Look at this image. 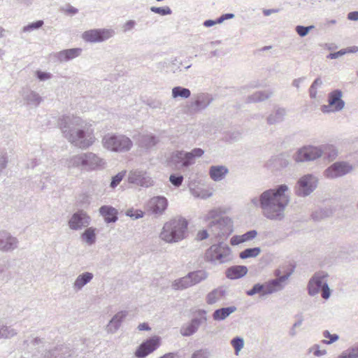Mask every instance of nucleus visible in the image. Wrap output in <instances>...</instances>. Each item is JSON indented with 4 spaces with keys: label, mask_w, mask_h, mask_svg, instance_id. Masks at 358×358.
<instances>
[{
    "label": "nucleus",
    "mask_w": 358,
    "mask_h": 358,
    "mask_svg": "<svg viewBox=\"0 0 358 358\" xmlns=\"http://www.w3.org/2000/svg\"><path fill=\"white\" fill-rule=\"evenodd\" d=\"M287 187L280 185L277 189H269L262 193L260 204L264 215L269 219H276L282 215L289 199L286 194Z\"/></svg>",
    "instance_id": "1"
},
{
    "label": "nucleus",
    "mask_w": 358,
    "mask_h": 358,
    "mask_svg": "<svg viewBox=\"0 0 358 358\" xmlns=\"http://www.w3.org/2000/svg\"><path fill=\"white\" fill-rule=\"evenodd\" d=\"M59 127L65 136L70 142L76 146L82 149H86L94 142V131L91 125L85 124L83 129H73L68 131L69 127L66 118H62L59 121Z\"/></svg>",
    "instance_id": "2"
},
{
    "label": "nucleus",
    "mask_w": 358,
    "mask_h": 358,
    "mask_svg": "<svg viewBox=\"0 0 358 358\" xmlns=\"http://www.w3.org/2000/svg\"><path fill=\"white\" fill-rule=\"evenodd\" d=\"M187 229L185 219L174 218L166 222L160 233V238L166 243L178 242L183 239Z\"/></svg>",
    "instance_id": "3"
},
{
    "label": "nucleus",
    "mask_w": 358,
    "mask_h": 358,
    "mask_svg": "<svg viewBox=\"0 0 358 358\" xmlns=\"http://www.w3.org/2000/svg\"><path fill=\"white\" fill-rule=\"evenodd\" d=\"M73 166L82 167L87 171L94 170L103 166V161L95 154L89 152L73 157Z\"/></svg>",
    "instance_id": "4"
},
{
    "label": "nucleus",
    "mask_w": 358,
    "mask_h": 358,
    "mask_svg": "<svg viewBox=\"0 0 358 358\" xmlns=\"http://www.w3.org/2000/svg\"><path fill=\"white\" fill-rule=\"evenodd\" d=\"M105 148L112 151L123 152L130 150L132 142L125 136H108L103 139Z\"/></svg>",
    "instance_id": "5"
},
{
    "label": "nucleus",
    "mask_w": 358,
    "mask_h": 358,
    "mask_svg": "<svg viewBox=\"0 0 358 358\" xmlns=\"http://www.w3.org/2000/svg\"><path fill=\"white\" fill-rule=\"evenodd\" d=\"M231 254V249L227 245L222 243L213 245L205 253V259L208 262H225Z\"/></svg>",
    "instance_id": "6"
},
{
    "label": "nucleus",
    "mask_w": 358,
    "mask_h": 358,
    "mask_svg": "<svg viewBox=\"0 0 358 358\" xmlns=\"http://www.w3.org/2000/svg\"><path fill=\"white\" fill-rule=\"evenodd\" d=\"M114 31L109 29H94L84 31L82 38L88 43H101L111 38Z\"/></svg>",
    "instance_id": "7"
},
{
    "label": "nucleus",
    "mask_w": 358,
    "mask_h": 358,
    "mask_svg": "<svg viewBox=\"0 0 358 358\" xmlns=\"http://www.w3.org/2000/svg\"><path fill=\"white\" fill-rule=\"evenodd\" d=\"M207 277L206 273L202 271L192 272L189 275L176 280L173 284L175 289H182L193 286Z\"/></svg>",
    "instance_id": "8"
},
{
    "label": "nucleus",
    "mask_w": 358,
    "mask_h": 358,
    "mask_svg": "<svg viewBox=\"0 0 358 358\" xmlns=\"http://www.w3.org/2000/svg\"><path fill=\"white\" fill-rule=\"evenodd\" d=\"M203 150L201 148H195L192 152L184 154L182 152L177 151L173 153L170 162L173 164L182 163V166H187L192 164L195 157H201Z\"/></svg>",
    "instance_id": "9"
},
{
    "label": "nucleus",
    "mask_w": 358,
    "mask_h": 358,
    "mask_svg": "<svg viewBox=\"0 0 358 358\" xmlns=\"http://www.w3.org/2000/svg\"><path fill=\"white\" fill-rule=\"evenodd\" d=\"M160 343L159 337L153 336L139 345L135 352V356L138 358L145 357L157 349Z\"/></svg>",
    "instance_id": "10"
},
{
    "label": "nucleus",
    "mask_w": 358,
    "mask_h": 358,
    "mask_svg": "<svg viewBox=\"0 0 358 358\" xmlns=\"http://www.w3.org/2000/svg\"><path fill=\"white\" fill-rule=\"evenodd\" d=\"M342 92L340 90H334L329 94V106H322L321 110L323 113L329 111H338L344 106V101L341 99Z\"/></svg>",
    "instance_id": "11"
},
{
    "label": "nucleus",
    "mask_w": 358,
    "mask_h": 358,
    "mask_svg": "<svg viewBox=\"0 0 358 358\" xmlns=\"http://www.w3.org/2000/svg\"><path fill=\"white\" fill-rule=\"evenodd\" d=\"M322 154V151L316 147H304L300 149L296 157V162H305L315 160L319 158Z\"/></svg>",
    "instance_id": "12"
},
{
    "label": "nucleus",
    "mask_w": 358,
    "mask_h": 358,
    "mask_svg": "<svg viewBox=\"0 0 358 358\" xmlns=\"http://www.w3.org/2000/svg\"><path fill=\"white\" fill-rule=\"evenodd\" d=\"M129 182L141 187H148L153 185V180L147 175L146 172L134 171L129 173Z\"/></svg>",
    "instance_id": "13"
},
{
    "label": "nucleus",
    "mask_w": 358,
    "mask_h": 358,
    "mask_svg": "<svg viewBox=\"0 0 358 358\" xmlns=\"http://www.w3.org/2000/svg\"><path fill=\"white\" fill-rule=\"evenodd\" d=\"M315 179L311 175H307L302 177L298 182L299 188L297 193L301 196L309 194L315 188Z\"/></svg>",
    "instance_id": "14"
},
{
    "label": "nucleus",
    "mask_w": 358,
    "mask_h": 358,
    "mask_svg": "<svg viewBox=\"0 0 358 358\" xmlns=\"http://www.w3.org/2000/svg\"><path fill=\"white\" fill-rule=\"evenodd\" d=\"M90 216L83 211L74 213L69 221V226L71 229L77 230L83 226H87L90 222Z\"/></svg>",
    "instance_id": "15"
},
{
    "label": "nucleus",
    "mask_w": 358,
    "mask_h": 358,
    "mask_svg": "<svg viewBox=\"0 0 358 358\" xmlns=\"http://www.w3.org/2000/svg\"><path fill=\"white\" fill-rule=\"evenodd\" d=\"M351 170V167L345 163L337 162L329 167L325 175L327 178H334L346 174Z\"/></svg>",
    "instance_id": "16"
},
{
    "label": "nucleus",
    "mask_w": 358,
    "mask_h": 358,
    "mask_svg": "<svg viewBox=\"0 0 358 358\" xmlns=\"http://www.w3.org/2000/svg\"><path fill=\"white\" fill-rule=\"evenodd\" d=\"M324 275L315 274L309 281L308 283V293L310 295L317 294L320 289L324 286L326 282L324 280Z\"/></svg>",
    "instance_id": "17"
},
{
    "label": "nucleus",
    "mask_w": 358,
    "mask_h": 358,
    "mask_svg": "<svg viewBox=\"0 0 358 358\" xmlns=\"http://www.w3.org/2000/svg\"><path fill=\"white\" fill-rule=\"evenodd\" d=\"M293 270L291 271L287 275L281 276L278 279L272 280L264 283L265 291L264 294H271L282 288V282L285 280L288 276L291 274Z\"/></svg>",
    "instance_id": "18"
},
{
    "label": "nucleus",
    "mask_w": 358,
    "mask_h": 358,
    "mask_svg": "<svg viewBox=\"0 0 358 358\" xmlns=\"http://www.w3.org/2000/svg\"><path fill=\"white\" fill-rule=\"evenodd\" d=\"M167 206V200L163 196H156L150 201V208L155 213H162L166 209Z\"/></svg>",
    "instance_id": "19"
},
{
    "label": "nucleus",
    "mask_w": 358,
    "mask_h": 358,
    "mask_svg": "<svg viewBox=\"0 0 358 358\" xmlns=\"http://www.w3.org/2000/svg\"><path fill=\"white\" fill-rule=\"evenodd\" d=\"M99 213L108 223L115 222L117 220V210L110 206H101Z\"/></svg>",
    "instance_id": "20"
},
{
    "label": "nucleus",
    "mask_w": 358,
    "mask_h": 358,
    "mask_svg": "<svg viewBox=\"0 0 358 358\" xmlns=\"http://www.w3.org/2000/svg\"><path fill=\"white\" fill-rule=\"evenodd\" d=\"M248 272L245 266H234L229 268L226 271V275L230 279H238L244 276Z\"/></svg>",
    "instance_id": "21"
},
{
    "label": "nucleus",
    "mask_w": 358,
    "mask_h": 358,
    "mask_svg": "<svg viewBox=\"0 0 358 358\" xmlns=\"http://www.w3.org/2000/svg\"><path fill=\"white\" fill-rule=\"evenodd\" d=\"M257 234L255 230H251L243 235L234 236L230 240V243L232 245H236L251 241L257 236Z\"/></svg>",
    "instance_id": "22"
},
{
    "label": "nucleus",
    "mask_w": 358,
    "mask_h": 358,
    "mask_svg": "<svg viewBox=\"0 0 358 358\" xmlns=\"http://www.w3.org/2000/svg\"><path fill=\"white\" fill-rule=\"evenodd\" d=\"M227 173L228 169L224 166H213L209 170V175L211 179L215 181L222 180Z\"/></svg>",
    "instance_id": "23"
},
{
    "label": "nucleus",
    "mask_w": 358,
    "mask_h": 358,
    "mask_svg": "<svg viewBox=\"0 0 358 358\" xmlns=\"http://www.w3.org/2000/svg\"><path fill=\"white\" fill-rule=\"evenodd\" d=\"M82 52V49L71 48L62 50L59 52V58L61 61H67L78 57Z\"/></svg>",
    "instance_id": "24"
},
{
    "label": "nucleus",
    "mask_w": 358,
    "mask_h": 358,
    "mask_svg": "<svg viewBox=\"0 0 358 358\" xmlns=\"http://www.w3.org/2000/svg\"><path fill=\"white\" fill-rule=\"evenodd\" d=\"M225 294L224 290L222 288H217L209 292L206 296V302L208 304H214Z\"/></svg>",
    "instance_id": "25"
},
{
    "label": "nucleus",
    "mask_w": 358,
    "mask_h": 358,
    "mask_svg": "<svg viewBox=\"0 0 358 358\" xmlns=\"http://www.w3.org/2000/svg\"><path fill=\"white\" fill-rule=\"evenodd\" d=\"M236 308L234 306H230L227 308H222L220 309L216 310L213 315V319L215 320H222L227 317L230 314L234 313L236 310Z\"/></svg>",
    "instance_id": "26"
},
{
    "label": "nucleus",
    "mask_w": 358,
    "mask_h": 358,
    "mask_svg": "<svg viewBox=\"0 0 358 358\" xmlns=\"http://www.w3.org/2000/svg\"><path fill=\"white\" fill-rule=\"evenodd\" d=\"M93 275L91 273H85L79 275L75 281L74 285L76 287L80 289L85 284L92 279Z\"/></svg>",
    "instance_id": "27"
},
{
    "label": "nucleus",
    "mask_w": 358,
    "mask_h": 358,
    "mask_svg": "<svg viewBox=\"0 0 358 358\" xmlns=\"http://www.w3.org/2000/svg\"><path fill=\"white\" fill-rule=\"evenodd\" d=\"M260 251L259 248L245 249L240 253L239 257L243 259L250 257H255L259 255Z\"/></svg>",
    "instance_id": "28"
},
{
    "label": "nucleus",
    "mask_w": 358,
    "mask_h": 358,
    "mask_svg": "<svg viewBox=\"0 0 358 358\" xmlns=\"http://www.w3.org/2000/svg\"><path fill=\"white\" fill-rule=\"evenodd\" d=\"M191 92L187 88L181 87H176L172 90V96L173 98L180 96L182 98H188L190 96Z\"/></svg>",
    "instance_id": "29"
},
{
    "label": "nucleus",
    "mask_w": 358,
    "mask_h": 358,
    "mask_svg": "<svg viewBox=\"0 0 358 358\" xmlns=\"http://www.w3.org/2000/svg\"><path fill=\"white\" fill-rule=\"evenodd\" d=\"M82 237L87 243L90 245L94 243L96 238L95 229L93 228H88L83 234Z\"/></svg>",
    "instance_id": "30"
},
{
    "label": "nucleus",
    "mask_w": 358,
    "mask_h": 358,
    "mask_svg": "<svg viewBox=\"0 0 358 358\" xmlns=\"http://www.w3.org/2000/svg\"><path fill=\"white\" fill-rule=\"evenodd\" d=\"M4 238L6 240V243H4L3 240H0V249L3 250H8L13 248V245L16 244V241L14 238L10 236H5Z\"/></svg>",
    "instance_id": "31"
},
{
    "label": "nucleus",
    "mask_w": 358,
    "mask_h": 358,
    "mask_svg": "<svg viewBox=\"0 0 358 358\" xmlns=\"http://www.w3.org/2000/svg\"><path fill=\"white\" fill-rule=\"evenodd\" d=\"M265 291V287L264 284L260 285V284H256L253 286L252 289L248 291L247 294L248 295L252 296L255 294H261L262 295H266V294H264Z\"/></svg>",
    "instance_id": "32"
},
{
    "label": "nucleus",
    "mask_w": 358,
    "mask_h": 358,
    "mask_svg": "<svg viewBox=\"0 0 358 358\" xmlns=\"http://www.w3.org/2000/svg\"><path fill=\"white\" fill-rule=\"evenodd\" d=\"M323 336L324 337V340H323V343L326 344H331L338 339V336L336 334H331L330 332L327 330L323 332Z\"/></svg>",
    "instance_id": "33"
},
{
    "label": "nucleus",
    "mask_w": 358,
    "mask_h": 358,
    "mask_svg": "<svg viewBox=\"0 0 358 358\" xmlns=\"http://www.w3.org/2000/svg\"><path fill=\"white\" fill-rule=\"evenodd\" d=\"M231 345L235 350L236 355H238L239 351L243 347V340L240 338H235L231 341Z\"/></svg>",
    "instance_id": "34"
},
{
    "label": "nucleus",
    "mask_w": 358,
    "mask_h": 358,
    "mask_svg": "<svg viewBox=\"0 0 358 358\" xmlns=\"http://www.w3.org/2000/svg\"><path fill=\"white\" fill-rule=\"evenodd\" d=\"M357 51H358V47H357V46H352V47L347 48L346 49L341 50L337 52L336 53L332 54L331 55V58H335L338 55H345L346 53L357 52Z\"/></svg>",
    "instance_id": "35"
},
{
    "label": "nucleus",
    "mask_w": 358,
    "mask_h": 358,
    "mask_svg": "<svg viewBox=\"0 0 358 358\" xmlns=\"http://www.w3.org/2000/svg\"><path fill=\"white\" fill-rule=\"evenodd\" d=\"M151 10L155 13H158L162 15H169V14L171 13V10L169 7H164V8L152 7Z\"/></svg>",
    "instance_id": "36"
},
{
    "label": "nucleus",
    "mask_w": 358,
    "mask_h": 358,
    "mask_svg": "<svg viewBox=\"0 0 358 358\" xmlns=\"http://www.w3.org/2000/svg\"><path fill=\"white\" fill-rule=\"evenodd\" d=\"M124 175H125V171L118 173L116 176H115L112 179L110 186L112 187H116L122 181Z\"/></svg>",
    "instance_id": "37"
},
{
    "label": "nucleus",
    "mask_w": 358,
    "mask_h": 358,
    "mask_svg": "<svg viewBox=\"0 0 358 358\" xmlns=\"http://www.w3.org/2000/svg\"><path fill=\"white\" fill-rule=\"evenodd\" d=\"M169 180L173 185L178 187L182 184L183 177L182 176L171 175Z\"/></svg>",
    "instance_id": "38"
},
{
    "label": "nucleus",
    "mask_w": 358,
    "mask_h": 358,
    "mask_svg": "<svg viewBox=\"0 0 358 358\" xmlns=\"http://www.w3.org/2000/svg\"><path fill=\"white\" fill-rule=\"evenodd\" d=\"M127 215L129 217L137 219L143 216V212L141 210H134L131 209L127 211Z\"/></svg>",
    "instance_id": "39"
},
{
    "label": "nucleus",
    "mask_w": 358,
    "mask_h": 358,
    "mask_svg": "<svg viewBox=\"0 0 358 358\" xmlns=\"http://www.w3.org/2000/svg\"><path fill=\"white\" fill-rule=\"evenodd\" d=\"M312 27H313L297 26L296 28V31L299 36H304L308 33L309 30Z\"/></svg>",
    "instance_id": "40"
},
{
    "label": "nucleus",
    "mask_w": 358,
    "mask_h": 358,
    "mask_svg": "<svg viewBox=\"0 0 358 358\" xmlns=\"http://www.w3.org/2000/svg\"><path fill=\"white\" fill-rule=\"evenodd\" d=\"M43 24V22L42 20H38V21H36L35 22H33V23L27 25V27H25L24 28V31H30L34 29H38V28H40L41 27H42Z\"/></svg>",
    "instance_id": "41"
},
{
    "label": "nucleus",
    "mask_w": 358,
    "mask_h": 358,
    "mask_svg": "<svg viewBox=\"0 0 358 358\" xmlns=\"http://www.w3.org/2000/svg\"><path fill=\"white\" fill-rule=\"evenodd\" d=\"M322 292V296L324 299H327L330 296V289L326 283L324 286L320 289Z\"/></svg>",
    "instance_id": "42"
},
{
    "label": "nucleus",
    "mask_w": 358,
    "mask_h": 358,
    "mask_svg": "<svg viewBox=\"0 0 358 358\" xmlns=\"http://www.w3.org/2000/svg\"><path fill=\"white\" fill-rule=\"evenodd\" d=\"M208 236V232L206 230H201V231H199L197 234H196V239L197 241H202V240H204L206 238H207Z\"/></svg>",
    "instance_id": "43"
},
{
    "label": "nucleus",
    "mask_w": 358,
    "mask_h": 358,
    "mask_svg": "<svg viewBox=\"0 0 358 358\" xmlns=\"http://www.w3.org/2000/svg\"><path fill=\"white\" fill-rule=\"evenodd\" d=\"M36 74H37L38 79L41 80H45L50 78V77H51V75L50 73H45V72H42L40 71H38L36 72Z\"/></svg>",
    "instance_id": "44"
},
{
    "label": "nucleus",
    "mask_w": 358,
    "mask_h": 358,
    "mask_svg": "<svg viewBox=\"0 0 358 358\" xmlns=\"http://www.w3.org/2000/svg\"><path fill=\"white\" fill-rule=\"evenodd\" d=\"M357 355L352 352H343L338 358H357Z\"/></svg>",
    "instance_id": "45"
},
{
    "label": "nucleus",
    "mask_w": 358,
    "mask_h": 358,
    "mask_svg": "<svg viewBox=\"0 0 358 358\" xmlns=\"http://www.w3.org/2000/svg\"><path fill=\"white\" fill-rule=\"evenodd\" d=\"M234 17V14H231V13H227V14H224V15H222L221 17H220L218 19H217V23L220 24V23H222L223 21H224L225 20H229V19H231Z\"/></svg>",
    "instance_id": "46"
},
{
    "label": "nucleus",
    "mask_w": 358,
    "mask_h": 358,
    "mask_svg": "<svg viewBox=\"0 0 358 358\" xmlns=\"http://www.w3.org/2000/svg\"><path fill=\"white\" fill-rule=\"evenodd\" d=\"M325 152H328L329 154V157H332L333 159L335 158L337 155L336 150L331 147H327L325 148Z\"/></svg>",
    "instance_id": "47"
},
{
    "label": "nucleus",
    "mask_w": 358,
    "mask_h": 358,
    "mask_svg": "<svg viewBox=\"0 0 358 358\" xmlns=\"http://www.w3.org/2000/svg\"><path fill=\"white\" fill-rule=\"evenodd\" d=\"M348 19L350 20H358V11L349 13L348 15Z\"/></svg>",
    "instance_id": "48"
},
{
    "label": "nucleus",
    "mask_w": 358,
    "mask_h": 358,
    "mask_svg": "<svg viewBox=\"0 0 358 358\" xmlns=\"http://www.w3.org/2000/svg\"><path fill=\"white\" fill-rule=\"evenodd\" d=\"M207 103H203L201 105V102L199 99L196 100L193 103L192 106L195 108L196 110L200 109L201 107L204 108Z\"/></svg>",
    "instance_id": "49"
},
{
    "label": "nucleus",
    "mask_w": 358,
    "mask_h": 358,
    "mask_svg": "<svg viewBox=\"0 0 358 358\" xmlns=\"http://www.w3.org/2000/svg\"><path fill=\"white\" fill-rule=\"evenodd\" d=\"M138 329L139 331H149L150 328L148 323L143 322L138 326Z\"/></svg>",
    "instance_id": "50"
},
{
    "label": "nucleus",
    "mask_w": 358,
    "mask_h": 358,
    "mask_svg": "<svg viewBox=\"0 0 358 358\" xmlns=\"http://www.w3.org/2000/svg\"><path fill=\"white\" fill-rule=\"evenodd\" d=\"M194 332V329L191 327L189 328L183 329L182 334L184 336H189L192 334H193Z\"/></svg>",
    "instance_id": "51"
},
{
    "label": "nucleus",
    "mask_w": 358,
    "mask_h": 358,
    "mask_svg": "<svg viewBox=\"0 0 358 358\" xmlns=\"http://www.w3.org/2000/svg\"><path fill=\"white\" fill-rule=\"evenodd\" d=\"M317 95L316 87H314V85H312L310 88V96L311 98H315Z\"/></svg>",
    "instance_id": "52"
},
{
    "label": "nucleus",
    "mask_w": 358,
    "mask_h": 358,
    "mask_svg": "<svg viewBox=\"0 0 358 358\" xmlns=\"http://www.w3.org/2000/svg\"><path fill=\"white\" fill-rule=\"evenodd\" d=\"M66 11L70 14H76L78 12V9L69 6L66 8Z\"/></svg>",
    "instance_id": "53"
},
{
    "label": "nucleus",
    "mask_w": 358,
    "mask_h": 358,
    "mask_svg": "<svg viewBox=\"0 0 358 358\" xmlns=\"http://www.w3.org/2000/svg\"><path fill=\"white\" fill-rule=\"evenodd\" d=\"M215 24H217V20L216 21L208 20L204 22V25L206 27H211Z\"/></svg>",
    "instance_id": "54"
},
{
    "label": "nucleus",
    "mask_w": 358,
    "mask_h": 358,
    "mask_svg": "<svg viewBox=\"0 0 358 358\" xmlns=\"http://www.w3.org/2000/svg\"><path fill=\"white\" fill-rule=\"evenodd\" d=\"M134 26V21H129L124 24V30L131 29Z\"/></svg>",
    "instance_id": "55"
},
{
    "label": "nucleus",
    "mask_w": 358,
    "mask_h": 358,
    "mask_svg": "<svg viewBox=\"0 0 358 358\" xmlns=\"http://www.w3.org/2000/svg\"><path fill=\"white\" fill-rule=\"evenodd\" d=\"M125 313L121 312V313H117L113 319V320H115L116 318L117 317H120V319L123 318L124 317H125Z\"/></svg>",
    "instance_id": "56"
},
{
    "label": "nucleus",
    "mask_w": 358,
    "mask_h": 358,
    "mask_svg": "<svg viewBox=\"0 0 358 358\" xmlns=\"http://www.w3.org/2000/svg\"><path fill=\"white\" fill-rule=\"evenodd\" d=\"M326 353L325 350H323V351H320L319 350H317L314 352V355H316V356H320V355H323Z\"/></svg>",
    "instance_id": "57"
},
{
    "label": "nucleus",
    "mask_w": 358,
    "mask_h": 358,
    "mask_svg": "<svg viewBox=\"0 0 358 358\" xmlns=\"http://www.w3.org/2000/svg\"><path fill=\"white\" fill-rule=\"evenodd\" d=\"M274 12H275V10H264V14L265 15H269L270 14H271L272 13H274Z\"/></svg>",
    "instance_id": "58"
},
{
    "label": "nucleus",
    "mask_w": 358,
    "mask_h": 358,
    "mask_svg": "<svg viewBox=\"0 0 358 358\" xmlns=\"http://www.w3.org/2000/svg\"><path fill=\"white\" fill-rule=\"evenodd\" d=\"M321 83V81L320 80V79H316L314 83H313V85H314V87H317V85H320Z\"/></svg>",
    "instance_id": "59"
},
{
    "label": "nucleus",
    "mask_w": 358,
    "mask_h": 358,
    "mask_svg": "<svg viewBox=\"0 0 358 358\" xmlns=\"http://www.w3.org/2000/svg\"><path fill=\"white\" fill-rule=\"evenodd\" d=\"M4 29L0 27V38L3 36Z\"/></svg>",
    "instance_id": "60"
},
{
    "label": "nucleus",
    "mask_w": 358,
    "mask_h": 358,
    "mask_svg": "<svg viewBox=\"0 0 358 358\" xmlns=\"http://www.w3.org/2000/svg\"><path fill=\"white\" fill-rule=\"evenodd\" d=\"M151 140H152V145H155L156 143L155 137L152 136Z\"/></svg>",
    "instance_id": "61"
},
{
    "label": "nucleus",
    "mask_w": 358,
    "mask_h": 358,
    "mask_svg": "<svg viewBox=\"0 0 358 358\" xmlns=\"http://www.w3.org/2000/svg\"><path fill=\"white\" fill-rule=\"evenodd\" d=\"M199 355V353H195L193 355L192 358H196V357Z\"/></svg>",
    "instance_id": "62"
},
{
    "label": "nucleus",
    "mask_w": 358,
    "mask_h": 358,
    "mask_svg": "<svg viewBox=\"0 0 358 358\" xmlns=\"http://www.w3.org/2000/svg\"><path fill=\"white\" fill-rule=\"evenodd\" d=\"M280 275V271H276V275Z\"/></svg>",
    "instance_id": "63"
}]
</instances>
